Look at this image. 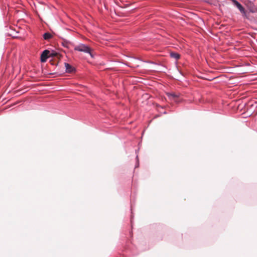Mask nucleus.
<instances>
[{
    "instance_id": "nucleus-7",
    "label": "nucleus",
    "mask_w": 257,
    "mask_h": 257,
    "mask_svg": "<svg viewBox=\"0 0 257 257\" xmlns=\"http://www.w3.org/2000/svg\"><path fill=\"white\" fill-rule=\"evenodd\" d=\"M170 56L171 58H174L176 60H178L180 58V55L178 53H174V52H171L170 53Z\"/></svg>"
},
{
    "instance_id": "nucleus-3",
    "label": "nucleus",
    "mask_w": 257,
    "mask_h": 257,
    "mask_svg": "<svg viewBox=\"0 0 257 257\" xmlns=\"http://www.w3.org/2000/svg\"><path fill=\"white\" fill-rule=\"evenodd\" d=\"M231 1L233 5L238 9L242 16L246 17V11L242 5L236 0H231Z\"/></svg>"
},
{
    "instance_id": "nucleus-6",
    "label": "nucleus",
    "mask_w": 257,
    "mask_h": 257,
    "mask_svg": "<svg viewBox=\"0 0 257 257\" xmlns=\"http://www.w3.org/2000/svg\"><path fill=\"white\" fill-rule=\"evenodd\" d=\"M65 66L66 68V71L68 73H71L74 70V68L68 63H65Z\"/></svg>"
},
{
    "instance_id": "nucleus-4",
    "label": "nucleus",
    "mask_w": 257,
    "mask_h": 257,
    "mask_svg": "<svg viewBox=\"0 0 257 257\" xmlns=\"http://www.w3.org/2000/svg\"><path fill=\"white\" fill-rule=\"evenodd\" d=\"M167 95L171 100H173L176 102L179 101V97L180 94L179 93L177 94L175 93H168Z\"/></svg>"
},
{
    "instance_id": "nucleus-9",
    "label": "nucleus",
    "mask_w": 257,
    "mask_h": 257,
    "mask_svg": "<svg viewBox=\"0 0 257 257\" xmlns=\"http://www.w3.org/2000/svg\"><path fill=\"white\" fill-rule=\"evenodd\" d=\"M49 56L50 57H58V56H60V55L56 52H52L51 53H50Z\"/></svg>"
},
{
    "instance_id": "nucleus-5",
    "label": "nucleus",
    "mask_w": 257,
    "mask_h": 257,
    "mask_svg": "<svg viewBox=\"0 0 257 257\" xmlns=\"http://www.w3.org/2000/svg\"><path fill=\"white\" fill-rule=\"evenodd\" d=\"M50 51L48 50H44L41 55V61L45 62L49 56Z\"/></svg>"
},
{
    "instance_id": "nucleus-2",
    "label": "nucleus",
    "mask_w": 257,
    "mask_h": 257,
    "mask_svg": "<svg viewBox=\"0 0 257 257\" xmlns=\"http://www.w3.org/2000/svg\"><path fill=\"white\" fill-rule=\"evenodd\" d=\"M244 4L250 13H254L257 12V7L251 1L246 0L244 1Z\"/></svg>"
},
{
    "instance_id": "nucleus-1",
    "label": "nucleus",
    "mask_w": 257,
    "mask_h": 257,
    "mask_svg": "<svg viewBox=\"0 0 257 257\" xmlns=\"http://www.w3.org/2000/svg\"><path fill=\"white\" fill-rule=\"evenodd\" d=\"M74 50L80 52L89 53L91 56H92L91 53V49L88 46L84 44H80L75 46Z\"/></svg>"
},
{
    "instance_id": "nucleus-8",
    "label": "nucleus",
    "mask_w": 257,
    "mask_h": 257,
    "mask_svg": "<svg viewBox=\"0 0 257 257\" xmlns=\"http://www.w3.org/2000/svg\"><path fill=\"white\" fill-rule=\"evenodd\" d=\"M53 37L52 35L50 33H45L44 35H43V38L45 40H49L50 39L52 38Z\"/></svg>"
}]
</instances>
